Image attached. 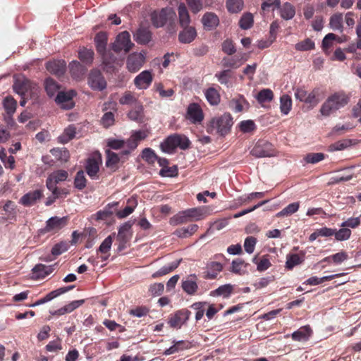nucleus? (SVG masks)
Returning a JSON list of instances; mask_svg holds the SVG:
<instances>
[{"label":"nucleus","instance_id":"nucleus-1","mask_svg":"<svg viewBox=\"0 0 361 361\" xmlns=\"http://www.w3.org/2000/svg\"><path fill=\"white\" fill-rule=\"evenodd\" d=\"M349 102V97L343 92H336L331 95L324 102L320 113L324 116H329L336 111L344 107Z\"/></svg>","mask_w":361,"mask_h":361},{"label":"nucleus","instance_id":"nucleus-2","mask_svg":"<svg viewBox=\"0 0 361 361\" xmlns=\"http://www.w3.org/2000/svg\"><path fill=\"white\" fill-rule=\"evenodd\" d=\"M233 125V118L230 114H224L221 116L213 118L207 127V132L224 135L227 134Z\"/></svg>","mask_w":361,"mask_h":361},{"label":"nucleus","instance_id":"nucleus-3","mask_svg":"<svg viewBox=\"0 0 361 361\" xmlns=\"http://www.w3.org/2000/svg\"><path fill=\"white\" fill-rule=\"evenodd\" d=\"M190 144V142L186 136L174 134L169 136L161 143L160 147L163 152L171 154L178 147L181 149L189 148Z\"/></svg>","mask_w":361,"mask_h":361},{"label":"nucleus","instance_id":"nucleus-4","mask_svg":"<svg viewBox=\"0 0 361 361\" xmlns=\"http://www.w3.org/2000/svg\"><path fill=\"white\" fill-rule=\"evenodd\" d=\"M14 91L22 97H32V94H37L38 87L26 78H18L13 84Z\"/></svg>","mask_w":361,"mask_h":361},{"label":"nucleus","instance_id":"nucleus-5","mask_svg":"<svg viewBox=\"0 0 361 361\" xmlns=\"http://www.w3.org/2000/svg\"><path fill=\"white\" fill-rule=\"evenodd\" d=\"M68 176V173L65 170H57L49 175L47 179V187L52 192L53 195H60V192L56 185L61 182L65 181Z\"/></svg>","mask_w":361,"mask_h":361},{"label":"nucleus","instance_id":"nucleus-6","mask_svg":"<svg viewBox=\"0 0 361 361\" xmlns=\"http://www.w3.org/2000/svg\"><path fill=\"white\" fill-rule=\"evenodd\" d=\"M176 13L172 8H165L160 11H154L151 14V20L156 27L164 26L168 20L174 19Z\"/></svg>","mask_w":361,"mask_h":361},{"label":"nucleus","instance_id":"nucleus-7","mask_svg":"<svg viewBox=\"0 0 361 361\" xmlns=\"http://www.w3.org/2000/svg\"><path fill=\"white\" fill-rule=\"evenodd\" d=\"M250 154L257 158L271 157L276 156V151L270 142L259 141L254 146Z\"/></svg>","mask_w":361,"mask_h":361},{"label":"nucleus","instance_id":"nucleus-8","mask_svg":"<svg viewBox=\"0 0 361 361\" xmlns=\"http://www.w3.org/2000/svg\"><path fill=\"white\" fill-rule=\"evenodd\" d=\"M134 46L130 40V36L128 31H123L118 35L115 42L112 44V49L115 52L124 51L128 52Z\"/></svg>","mask_w":361,"mask_h":361},{"label":"nucleus","instance_id":"nucleus-9","mask_svg":"<svg viewBox=\"0 0 361 361\" xmlns=\"http://www.w3.org/2000/svg\"><path fill=\"white\" fill-rule=\"evenodd\" d=\"M87 83L93 90L102 91L106 87V82L98 69H93L90 72Z\"/></svg>","mask_w":361,"mask_h":361},{"label":"nucleus","instance_id":"nucleus-10","mask_svg":"<svg viewBox=\"0 0 361 361\" xmlns=\"http://www.w3.org/2000/svg\"><path fill=\"white\" fill-rule=\"evenodd\" d=\"M145 62V54L133 52L127 58L126 67L131 73L138 71Z\"/></svg>","mask_w":361,"mask_h":361},{"label":"nucleus","instance_id":"nucleus-11","mask_svg":"<svg viewBox=\"0 0 361 361\" xmlns=\"http://www.w3.org/2000/svg\"><path fill=\"white\" fill-rule=\"evenodd\" d=\"M133 224L127 221L122 224L118 232L117 240L119 242L118 250H122L126 247V244L132 237L131 227Z\"/></svg>","mask_w":361,"mask_h":361},{"label":"nucleus","instance_id":"nucleus-12","mask_svg":"<svg viewBox=\"0 0 361 361\" xmlns=\"http://www.w3.org/2000/svg\"><path fill=\"white\" fill-rule=\"evenodd\" d=\"M102 55L103 69L107 73H112L121 66L120 61L111 52L106 51Z\"/></svg>","mask_w":361,"mask_h":361},{"label":"nucleus","instance_id":"nucleus-13","mask_svg":"<svg viewBox=\"0 0 361 361\" xmlns=\"http://www.w3.org/2000/svg\"><path fill=\"white\" fill-rule=\"evenodd\" d=\"M76 94L75 92L71 90L68 92H59L56 97V102L64 109H71L73 107V97Z\"/></svg>","mask_w":361,"mask_h":361},{"label":"nucleus","instance_id":"nucleus-14","mask_svg":"<svg viewBox=\"0 0 361 361\" xmlns=\"http://www.w3.org/2000/svg\"><path fill=\"white\" fill-rule=\"evenodd\" d=\"M187 118L192 123H201L204 119L202 110L197 103L190 104L187 109Z\"/></svg>","mask_w":361,"mask_h":361},{"label":"nucleus","instance_id":"nucleus-15","mask_svg":"<svg viewBox=\"0 0 361 361\" xmlns=\"http://www.w3.org/2000/svg\"><path fill=\"white\" fill-rule=\"evenodd\" d=\"M153 76L149 71H143L134 79V84L140 90L147 89L152 83Z\"/></svg>","mask_w":361,"mask_h":361},{"label":"nucleus","instance_id":"nucleus-16","mask_svg":"<svg viewBox=\"0 0 361 361\" xmlns=\"http://www.w3.org/2000/svg\"><path fill=\"white\" fill-rule=\"evenodd\" d=\"M67 217L54 216L47 221L44 231L46 232L56 231L64 227L67 224Z\"/></svg>","mask_w":361,"mask_h":361},{"label":"nucleus","instance_id":"nucleus-17","mask_svg":"<svg viewBox=\"0 0 361 361\" xmlns=\"http://www.w3.org/2000/svg\"><path fill=\"white\" fill-rule=\"evenodd\" d=\"M46 68L49 72L57 75L62 76L66 68V63L63 60L53 61L47 63Z\"/></svg>","mask_w":361,"mask_h":361},{"label":"nucleus","instance_id":"nucleus-18","mask_svg":"<svg viewBox=\"0 0 361 361\" xmlns=\"http://www.w3.org/2000/svg\"><path fill=\"white\" fill-rule=\"evenodd\" d=\"M42 197V192L40 190L30 191L20 198V203L25 207H30L35 204Z\"/></svg>","mask_w":361,"mask_h":361},{"label":"nucleus","instance_id":"nucleus-19","mask_svg":"<svg viewBox=\"0 0 361 361\" xmlns=\"http://www.w3.org/2000/svg\"><path fill=\"white\" fill-rule=\"evenodd\" d=\"M135 41L140 44H146L151 40L152 33L147 27H140L134 33Z\"/></svg>","mask_w":361,"mask_h":361},{"label":"nucleus","instance_id":"nucleus-20","mask_svg":"<svg viewBox=\"0 0 361 361\" xmlns=\"http://www.w3.org/2000/svg\"><path fill=\"white\" fill-rule=\"evenodd\" d=\"M197 37V32L194 27H183L178 34V39L181 43L189 44Z\"/></svg>","mask_w":361,"mask_h":361},{"label":"nucleus","instance_id":"nucleus-21","mask_svg":"<svg viewBox=\"0 0 361 361\" xmlns=\"http://www.w3.org/2000/svg\"><path fill=\"white\" fill-rule=\"evenodd\" d=\"M197 277L195 275H190L185 280L182 281V288L188 295H194L197 289Z\"/></svg>","mask_w":361,"mask_h":361},{"label":"nucleus","instance_id":"nucleus-22","mask_svg":"<svg viewBox=\"0 0 361 361\" xmlns=\"http://www.w3.org/2000/svg\"><path fill=\"white\" fill-rule=\"evenodd\" d=\"M312 331L310 326H304L291 334L292 339L295 341H307L311 336Z\"/></svg>","mask_w":361,"mask_h":361},{"label":"nucleus","instance_id":"nucleus-23","mask_svg":"<svg viewBox=\"0 0 361 361\" xmlns=\"http://www.w3.org/2000/svg\"><path fill=\"white\" fill-rule=\"evenodd\" d=\"M100 157L97 159L95 157L89 158L87 161L85 169L88 176L94 179L97 177V173L99 171V160Z\"/></svg>","mask_w":361,"mask_h":361},{"label":"nucleus","instance_id":"nucleus-24","mask_svg":"<svg viewBox=\"0 0 361 361\" xmlns=\"http://www.w3.org/2000/svg\"><path fill=\"white\" fill-rule=\"evenodd\" d=\"M279 11L281 18L285 20L293 19L295 15V8L289 2L282 4Z\"/></svg>","mask_w":361,"mask_h":361},{"label":"nucleus","instance_id":"nucleus-25","mask_svg":"<svg viewBox=\"0 0 361 361\" xmlns=\"http://www.w3.org/2000/svg\"><path fill=\"white\" fill-rule=\"evenodd\" d=\"M223 269L222 264L216 262H211L207 264V271L204 272V278L213 279L216 277L217 274L221 271Z\"/></svg>","mask_w":361,"mask_h":361},{"label":"nucleus","instance_id":"nucleus-26","mask_svg":"<svg viewBox=\"0 0 361 361\" xmlns=\"http://www.w3.org/2000/svg\"><path fill=\"white\" fill-rule=\"evenodd\" d=\"M189 221H200L207 216V211L203 207H195L185 210Z\"/></svg>","mask_w":361,"mask_h":361},{"label":"nucleus","instance_id":"nucleus-27","mask_svg":"<svg viewBox=\"0 0 361 361\" xmlns=\"http://www.w3.org/2000/svg\"><path fill=\"white\" fill-rule=\"evenodd\" d=\"M147 136V132L138 130L135 132L127 141V145L130 150L137 147L140 141L145 139Z\"/></svg>","mask_w":361,"mask_h":361},{"label":"nucleus","instance_id":"nucleus-28","mask_svg":"<svg viewBox=\"0 0 361 361\" xmlns=\"http://www.w3.org/2000/svg\"><path fill=\"white\" fill-rule=\"evenodd\" d=\"M55 265L56 264L47 266L44 264H39L35 266V267L32 269V271L36 274L37 278L43 279L54 271Z\"/></svg>","mask_w":361,"mask_h":361},{"label":"nucleus","instance_id":"nucleus-29","mask_svg":"<svg viewBox=\"0 0 361 361\" xmlns=\"http://www.w3.org/2000/svg\"><path fill=\"white\" fill-rule=\"evenodd\" d=\"M107 35L104 32H100L97 34L94 37V42L96 45V49L98 53L102 54L107 51H106V47L107 44Z\"/></svg>","mask_w":361,"mask_h":361},{"label":"nucleus","instance_id":"nucleus-30","mask_svg":"<svg viewBox=\"0 0 361 361\" xmlns=\"http://www.w3.org/2000/svg\"><path fill=\"white\" fill-rule=\"evenodd\" d=\"M204 26L208 30L215 28L219 23L218 16L213 13H205L202 19Z\"/></svg>","mask_w":361,"mask_h":361},{"label":"nucleus","instance_id":"nucleus-31","mask_svg":"<svg viewBox=\"0 0 361 361\" xmlns=\"http://www.w3.org/2000/svg\"><path fill=\"white\" fill-rule=\"evenodd\" d=\"M178 11L179 16V23L180 26L183 28L186 27H190L189 25L190 23V18L185 4H180L178 6Z\"/></svg>","mask_w":361,"mask_h":361},{"label":"nucleus","instance_id":"nucleus-32","mask_svg":"<svg viewBox=\"0 0 361 361\" xmlns=\"http://www.w3.org/2000/svg\"><path fill=\"white\" fill-rule=\"evenodd\" d=\"M69 69L72 77L75 79L81 78L86 70L85 67L77 61H73L69 63Z\"/></svg>","mask_w":361,"mask_h":361},{"label":"nucleus","instance_id":"nucleus-33","mask_svg":"<svg viewBox=\"0 0 361 361\" xmlns=\"http://www.w3.org/2000/svg\"><path fill=\"white\" fill-rule=\"evenodd\" d=\"M94 51L92 49L82 47L78 51V58L86 65H90L93 62Z\"/></svg>","mask_w":361,"mask_h":361},{"label":"nucleus","instance_id":"nucleus-34","mask_svg":"<svg viewBox=\"0 0 361 361\" xmlns=\"http://www.w3.org/2000/svg\"><path fill=\"white\" fill-rule=\"evenodd\" d=\"M344 273L341 274H336L329 276H325L322 278H318L317 276H312L309 278L306 281L304 282V284L311 285V286H316L319 285L320 283H322L324 281L332 280L336 277L343 276Z\"/></svg>","mask_w":361,"mask_h":361},{"label":"nucleus","instance_id":"nucleus-35","mask_svg":"<svg viewBox=\"0 0 361 361\" xmlns=\"http://www.w3.org/2000/svg\"><path fill=\"white\" fill-rule=\"evenodd\" d=\"M190 348V344L188 341H176L172 346L169 348L166 349L164 354L166 355H169L173 354L180 350H183L185 349H188Z\"/></svg>","mask_w":361,"mask_h":361},{"label":"nucleus","instance_id":"nucleus-36","mask_svg":"<svg viewBox=\"0 0 361 361\" xmlns=\"http://www.w3.org/2000/svg\"><path fill=\"white\" fill-rule=\"evenodd\" d=\"M198 229V226L197 224H192L188 227L180 228L177 229L174 234L179 238H185L191 236L194 234Z\"/></svg>","mask_w":361,"mask_h":361},{"label":"nucleus","instance_id":"nucleus-37","mask_svg":"<svg viewBox=\"0 0 361 361\" xmlns=\"http://www.w3.org/2000/svg\"><path fill=\"white\" fill-rule=\"evenodd\" d=\"M329 25L334 30H343V14L336 13L334 14L329 20Z\"/></svg>","mask_w":361,"mask_h":361},{"label":"nucleus","instance_id":"nucleus-38","mask_svg":"<svg viewBox=\"0 0 361 361\" xmlns=\"http://www.w3.org/2000/svg\"><path fill=\"white\" fill-rule=\"evenodd\" d=\"M205 97L211 105H217L220 102L219 93L214 87H209L206 90Z\"/></svg>","mask_w":361,"mask_h":361},{"label":"nucleus","instance_id":"nucleus-39","mask_svg":"<svg viewBox=\"0 0 361 361\" xmlns=\"http://www.w3.org/2000/svg\"><path fill=\"white\" fill-rule=\"evenodd\" d=\"M180 262V260L173 262L171 264H169V265L164 266L160 269H159L157 271L154 273L152 274V277L157 278V277L166 275V274L171 272L172 271H173L178 267Z\"/></svg>","mask_w":361,"mask_h":361},{"label":"nucleus","instance_id":"nucleus-40","mask_svg":"<svg viewBox=\"0 0 361 361\" xmlns=\"http://www.w3.org/2000/svg\"><path fill=\"white\" fill-rule=\"evenodd\" d=\"M300 207L298 202L289 204L284 209L276 214L277 217L289 216L298 212Z\"/></svg>","mask_w":361,"mask_h":361},{"label":"nucleus","instance_id":"nucleus-41","mask_svg":"<svg viewBox=\"0 0 361 361\" xmlns=\"http://www.w3.org/2000/svg\"><path fill=\"white\" fill-rule=\"evenodd\" d=\"M292 108V100L289 95L283 94L280 98V109L283 114L287 115Z\"/></svg>","mask_w":361,"mask_h":361},{"label":"nucleus","instance_id":"nucleus-42","mask_svg":"<svg viewBox=\"0 0 361 361\" xmlns=\"http://www.w3.org/2000/svg\"><path fill=\"white\" fill-rule=\"evenodd\" d=\"M134 106V109L129 111L128 116L132 121H140L142 118L143 106L140 102Z\"/></svg>","mask_w":361,"mask_h":361},{"label":"nucleus","instance_id":"nucleus-43","mask_svg":"<svg viewBox=\"0 0 361 361\" xmlns=\"http://www.w3.org/2000/svg\"><path fill=\"white\" fill-rule=\"evenodd\" d=\"M44 87L47 94L52 97L59 91V85L51 78H47L44 82Z\"/></svg>","mask_w":361,"mask_h":361},{"label":"nucleus","instance_id":"nucleus-44","mask_svg":"<svg viewBox=\"0 0 361 361\" xmlns=\"http://www.w3.org/2000/svg\"><path fill=\"white\" fill-rule=\"evenodd\" d=\"M304 259L301 258L298 254H292L287 255L286 262V268L292 269L295 266L300 264Z\"/></svg>","mask_w":361,"mask_h":361},{"label":"nucleus","instance_id":"nucleus-45","mask_svg":"<svg viewBox=\"0 0 361 361\" xmlns=\"http://www.w3.org/2000/svg\"><path fill=\"white\" fill-rule=\"evenodd\" d=\"M119 103L122 105H135L139 103L131 92H125L123 95L119 99Z\"/></svg>","mask_w":361,"mask_h":361},{"label":"nucleus","instance_id":"nucleus-46","mask_svg":"<svg viewBox=\"0 0 361 361\" xmlns=\"http://www.w3.org/2000/svg\"><path fill=\"white\" fill-rule=\"evenodd\" d=\"M75 127L71 125L65 129L63 134L59 137V139L61 140V142L66 143L75 137Z\"/></svg>","mask_w":361,"mask_h":361},{"label":"nucleus","instance_id":"nucleus-47","mask_svg":"<svg viewBox=\"0 0 361 361\" xmlns=\"http://www.w3.org/2000/svg\"><path fill=\"white\" fill-rule=\"evenodd\" d=\"M273 92L269 89H264L259 92L256 96V99L259 103L270 102L273 99Z\"/></svg>","mask_w":361,"mask_h":361},{"label":"nucleus","instance_id":"nucleus-48","mask_svg":"<svg viewBox=\"0 0 361 361\" xmlns=\"http://www.w3.org/2000/svg\"><path fill=\"white\" fill-rule=\"evenodd\" d=\"M226 6L231 13H238L243 8V0H227Z\"/></svg>","mask_w":361,"mask_h":361},{"label":"nucleus","instance_id":"nucleus-49","mask_svg":"<svg viewBox=\"0 0 361 361\" xmlns=\"http://www.w3.org/2000/svg\"><path fill=\"white\" fill-rule=\"evenodd\" d=\"M325 157L324 154L318 152V153H308L305 157L304 160L307 164H317L321 161H322Z\"/></svg>","mask_w":361,"mask_h":361},{"label":"nucleus","instance_id":"nucleus-50","mask_svg":"<svg viewBox=\"0 0 361 361\" xmlns=\"http://www.w3.org/2000/svg\"><path fill=\"white\" fill-rule=\"evenodd\" d=\"M189 221L188 216H186L185 210L179 212L176 215L173 216L170 219V224L173 226H177L187 223Z\"/></svg>","mask_w":361,"mask_h":361},{"label":"nucleus","instance_id":"nucleus-51","mask_svg":"<svg viewBox=\"0 0 361 361\" xmlns=\"http://www.w3.org/2000/svg\"><path fill=\"white\" fill-rule=\"evenodd\" d=\"M253 25V16L250 13L244 14L239 21L240 27L243 30L250 28Z\"/></svg>","mask_w":361,"mask_h":361},{"label":"nucleus","instance_id":"nucleus-52","mask_svg":"<svg viewBox=\"0 0 361 361\" xmlns=\"http://www.w3.org/2000/svg\"><path fill=\"white\" fill-rule=\"evenodd\" d=\"M106 165L107 167H111L115 166L120 160L119 156L115 152L111 151L110 149L106 150Z\"/></svg>","mask_w":361,"mask_h":361},{"label":"nucleus","instance_id":"nucleus-53","mask_svg":"<svg viewBox=\"0 0 361 361\" xmlns=\"http://www.w3.org/2000/svg\"><path fill=\"white\" fill-rule=\"evenodd\" d=\"M86 178L83 171H79L75 177L74 185L78 190H82L86 186Z\"/></svg>","mask_w":361,"mask_h":361},{"label":"nucleus","instance_id":"nucleus-54","mask_svg":"<svg viewBox=\"0 0 361 361\" xmlns=\"http://www.w3.org/2000/svg\"><path fill=\"white\" fill-rule=\"evenodd\" d=\"M295 47L298 51H308L314 48V43L310 39L307 38L297 43Z\"/></svg>","mask_w":361,"mask_h":361},{"label":"nucleus","instance_id":"nucleus-55","mask_svg":"<svg viewBox=\"0 0 361 361\" xmlns=\"http://www.w3.org/2000/svg\"><path fill=\"white\" fill-rule=\"evenodd\" d=\"M335 235V238L337 240L343 241L348 240L351 235V231L349 228H347L346 227H343L338 231H336L335 229V233H334Z\"/></svg>","mask_w":361,"mask_h":361},{"label":"nucleus","instance_id":"nucleus-56","mask_svg":"<svg viewBox=\"0 0 361 361\" xmlns=\"http://www.w3.org/2000/svg\"><path fill=\"white\" fill-rule=\"evenodd\" d=\"M252 262L255 264H257V269L259 271H263L267 269H268L271 267V262L269 259L266 257L264 256L259 262L257 261V257H255L252 259Z\"/></svg>","mask_w":361,"mask_h":361},{"label":"nucleus","instance_id":"nucleus-57","mask_svg":"<svg viewBox=\"0 0 361 361\" xmlns=\"http://www.w3.org/2000/svg\"><path fill=\"white\" fill-rule=\"evenodd\" d=\"M142 157L149 164H154L158 159L154 152L150 148H145L142 153Z\"/></svg>","mask_w":361,"mask_h":361},{"label":"nucleus","instance_id":"nucleus-58","mask_svg":"<svg viewBox=\"0 0 361 361\" xmlns=\"http://www.w3.org/2000/svg\"><path fill=\"white\" fill-rule=\"evenodd\" d=\"M16 105V100L11 97H7L4 100V106L6 112L9 114H12L15 112Z\"/></svg>","mask_w":361,"mask_h":361},{"label":"nucleus","instance_id":"nucleus-59","mask_svg":"<svg viewBox=\"0 0 361 361\" xmlns=\"http://www.w3.org/2000/svg\"><path fill=\"white\" fill-rule=\"evenodd\" d=\"M256 243L257 239L255 237H247L244 242V248L246 252L248 254H252L255 250Z\"/></svg>","mask_w":361,"mask_h":361},{"label":"nucleus","instance_id":"nucleus-60","mask_svg":"<svg viewBox=\"0 0 361 361\" xmlns=\"http://www.w3.org/2000/svg\"><path fill=\"white\" fill-rule=\"evenodd\" d=\"M68 250V245L66 243L61 242L56 244L51 249V255L54 257L59 256Z\"/></svg>","mask_w":361,"mask_h":361},{"label":"nucleus","instance_id":"nucleus-61","mask_svg":"<svg viewBox=\"0 0 361 361\" xmlns=\"http://www.w3.org/2000/svg\"><path fill=\"white\" fill-rule=\"evenodd\" d=\"M160 175L164 177H175L178 175L177 166L164 167L160 171Z\"/></svg>","mask_w":361,"mask_h":361},{"label":"nucleus","instance_id":"nucleus-62","mask_svg":"<svg viewBox=\"0 0 361 361\" xmlns=\"http://www.w3.org/2000/svg\"><path fill=\"white\" fill-rule=\"evenodd\" d=\"M169 323L172 327H180L183 324L185 323L182 316L179 312H176V314L169 319Z\"/></svg>","mask_w":361,"mask_h":361},{"label":"nucleus","instance_id":"nucleus-63","mask_svg":"<svg viewBox=\"0 0 361 361\" xmlns=\"http://www.w3.org/2000/svg\"><path fill=\"white\" fill-rule=\"evenodd\" d=\"M222 51L228 55H232L236 51V49L231 40L226 39L222 43Z\"/></svg>","mask_w":361,"mask_h":361},{"label":"nucleus","instance_id":"nucleus-64","mask_svg":"<svg viewBox=\"0 0 361 361\" xmlns=\"http://www.w3.org/2000/svg\"><path fill=\"white\" fill-rule=\"evenodd\" d=\"M114 114L109 111L103 115L101 122L105 128H108L114 123Z\"/></svg>","mask_w":361,"mask_h":361}]
</instances>
